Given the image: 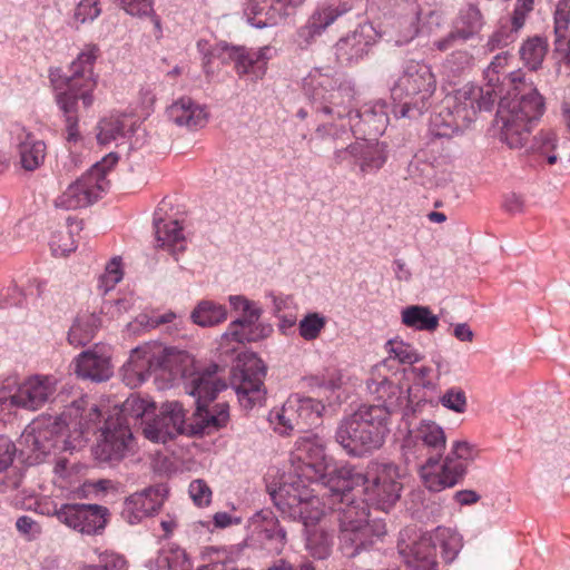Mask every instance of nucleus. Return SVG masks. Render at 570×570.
<instances>
[{"mask_svg": "<svg viewBox=\"0 0 570 570\" xmlns=\"http://www.w3.org/2000/svg\"><path fill=\"white\" fill-rule=\"evenodd\" d=\"M363 480L355 487H364L365 501L382 511H389L400 499L403 485L401 470L394 463L376 464L367 475L358 472Z\"/></svg>", "mask_w": 570, "mask_h": 570, "instance_id": "nucleus-16", "label": "nucleus"}, {"mask_svg": "<svg viewBox=\"0 0 570 570\" xmlns=\"http://www.w3.org/2000/svg\"><path fill=\"white\" fill-rule=\"evenodd\" d=\"M179 354L161 346H141L135 348L121 368L122 380L130 387L144 383L151 372L160 368L171 372L173 363Z\"/></svg>", "mask_w": 570, "mask_h": 570, "instance_id": "nucleus-17", "label": "nucleus"}, {"mask_svg": "<svg viewBox=\"0 0 570 570\" xmlns=\"http://www.w3.org/2000/svg\"><path fill=\"white\" fill-rule=\"evenodd\" d=\"M155 404L139 397L127 399L120 411L110 415L101 428L95 448L100 462L117 463L134 450V429L139 424L142 435L151 442L166 443L187 432L185 411L177 402H166L155 414Z\"/></svg>", "mask_w": 570, "mask_h": 570, "instance_id": "nucleus-1", "label": "nucleus"}, {"mask_svg": "<svg viewBox=\"0 0 570 570\" xmlns=\"http://www.w3.org/2000/svg\"><path fill=\"white\" fill-rule=\"evenodd\" d=\"M440 403L455 413L466 411L468 401L464 391L460 387H451L440 397Z\"/></svg>", "mask_w": 570, "mask_h": 570, "instance_id": "nucleus-52", "label": "nucleus"}, {"mask_svg": "<svg viewBox=\"0 0 570 570\" xmlns=\"http://www.w3.org/2000/svg\"><path fill=\"white\" fill-rule=\"evenodd\" d=\"M436 89V79L429 65L410 61L391 88V97L396 104L393 112L396 118L415 119L431 106Z\"/></svg>", "mask_w": 570, "mask_h": 570, "instance_id": "nucleus-5", "label": "nucleus"}, {"mask_svg": "<svg viewBox=\"0 0 570 570\" xmlns=\"http://www.w3.org/2000/svg\"><path fill=\"white\" fill-rule=\"evenodd\" d=\"M138 121L126 114H111L104 117L97 125V140L100 145H108L119 139H128L129 148H136L140 144L135 137L139 130Z\"/></svg>", "mask_w": 570, "mask_h": 570, "instance_id": "nucleus-30", "label": "nucleus"}, {"mask_svg": "<svg viewBox=\"0 0 570 570\" xmlns=\"http://www.w3.org/2000/svg\"><path fill=\"white\" fill-rule=\"evenodd\" d=\"M570 1L559 0L554 11V50L570 63Z\"/></svg>", "mask_w": 570, "mask_h": 570, "instance_id": "nucleus-35", "label": "nucleus"}, {"mask_svg": "<svg viewBox=\"0 0 570 570\" xmlns=\"http://www.w3.org/2000/svg\"><path fill=\"white\" fill-rule=\"evenodd\" d=\"M376 403L363 404L344 416L335 431V441L346 454L365 458L380 450L391 432V419L401 405L402 390L387 379L367 381Z\"/></svg>", "mask_w": 570, "mask_h": 570, "instance_id": "nucleus-2", "label": "nucleus"}, {"mask_svg": "<svg viewBox=\"0 0 570 570\" xmlns=\"http://www.w3.org/2000/svg\"><path fill=\"white\" fill-rule=\"evenodd\" d=\"M72 366L78 377L92 382L107 381L114 373L109 350L99 345L80 353L73 360Z\"/></svg>", "mask_w": 570, "mask_h": 570, "instance_id": "nucleus-27", "label": "nucleus"}, {"mask_svg": "<svg viewBox=\"0 0 570 570\" xmlns=\"http://www.w3.org/2000/svg\"><path fill=\"white\" fill-rule=\"evenodd\" d=\"M50 248L55 256H66L76 249L71 232L55 235L50 242Z\"/></svg>", "mask_w": 570, "mask_h": 570, "instance_id": "nucleus-55", "label": "nucleus"}, {"mask_svg": "<svg viewBox=\"0 0 570 570\" xmlns=\"http://www.w3.org/2000/svg\"><path fill=\"white\" fill-rule=\"evenodd\" d=\"M303 89L317 114L352 118L355 89L350 81L316 68L304 78Z\"/></svg>", "mask_w": 570, "mask_h": 570, "instance_id": "nucleus-8", "label": "nucleus"}, {"mask_svg": "<svg viewBox=\"0 0 570 570\" xmlns=\"http://www.w3.org/2000/svg\"><path fill=\"white\" fill-rule=\"evenodd\" d=\"M101 13L99 0H80L76 6L72 20L77 24L92 22Z\"/></svg>", "mask_w": 570, "mask_h": 570, "instance_id": "nucleus-51", "label": "nucleus"}, {"mask_svg": "<svg viewBox=\"0 0 570 570\" xmlns=\"http://www.w3.org/2000/svg\"><path fill=\"white\" fill-rule=\"evenodd\" d=\"M219 366L212 364L203 372L196 373L186 384V392L195 399L196 411L187 426L191 434H210L225 426L229 414L227 404H218L214 411L207 409L218 392L226 389V383L217 377Z\"/></svg>", "mask_w": 570, "mask_h": 570, "instance_id": "nucleus-6", "label": "nucleus"}, {"mask_svg": "<svg viewBox=\"0 0 570 570\" xmlns=\"http://www.w3.org/2000/svg\"><path fill=\"white\" fill-rule=\"evenodd\" d=\"M122 278L120 258H112L106 266L104 274L99 277V288L108 293Z\"/></svg>", "mask_w": 570, "mask_h": 570, "instance_id": "nucleus-53", "label": "nucleus"}, {"mask_svg": "<svg viewBox=\"0 0 570 570\" xmlns=\"http://www.w3.org/2000/svg\"><path fill=\"white\" fill-rule=\"evenodd\" d=\"M119 4L130 16L147 17L154 13L151 0H119Z\"/></svg>", "mask_w": 570, "mask_h": 570, "instance_id": "nucleus-59", "label": "nucleus"}, {"mask_svg": "<svg viewBox=\"0 0 570 570\" xmlns=\"http://www.w3.org/2000/svg\"><path fill=\"white\" fill-rule=\"evenodd\" d=\"M294 472L298 479H306L323 485L332 500L343 501L363 476L350 464H336L326 454L325 441L317 434L297 439L292 452Z\"/></svg>", "mask_w": 570, "mask_h": 570, "instance_id": "nucleus-3", "label": "nucleus"}, {"mask_svg": "<svg viewBox=\"0 0 570 570\" xmlns=\"http://www.w3.org/2000/svg\"><path fill=\"white\" fill-rule=\"evenodd\" d=\"M401 322L409 328L434 332L439 326V316L425 305H409L401 311Z\"/></svg>", "mask_w": 570, "mask_h": 570, "instance_id": "nucleus-38", "label": "nucleus"}, {"mask_svg": "<svg viewBox=\"0 0 570 570\" xmlns=\"http://www.w3.org/2000/svg\"><path fill=\"white\" fill-rule=\"evenodd\" d=\"M57 423L36 421L29 425L19 440L21 453L27 456L31 464H38L55 449L61 448L62 435L58 433Z\"/></svg>", "mask_w": 570, "mask_h": 570, "instance_id": "nucleus-21", "label": "nucleus"}, {"mask_svg": "<svg viewBox=\"0 0 570 570\" xmlns=\"http://www.w3.org/2000/svg\"><path fill=\"white\" fill-rule=\"evenodd\" d=\"M451 116L445 114V106L443 109L432 118V126L435 136L451 137L453 134L464 130L465 128H453L450 126Z\"/></svg>", "mask_w": 570, "mask_h": 570, "instance_id": "nucleus-56", "label": "nucleus"}, {"mask_svg": "<svg viewBox=\"0 0 570 570\" xmlns=\"http://www.w3.org/2000/svg\"><path fill=\"white\" fill-rule=\"evenodd\" d=\"M158 567L168 570H190V562L186 552L180 549L164 550L157 560Z\"/></svg>", "mask_w": 570, "mask_h": 570, "instance_id": "nucleus-50", "label": "nucleus"}, {"mask_svg": "<svg viewBox=\"0 0 570 570\" xmlns=\"http://www.w3.org/2000/svg\"><path fill=\"white\" fill-rule=\"evenodd\" d=\"M495 95L490 87H478L466 83L445 99V114L451 116L450 126L468 128L475 120L479 111L490 110Z\"/></svg>", "mask_w": 570, "mask_h": 570, "instance_id": "nucleus-15", "label": "nucleus"}, {"mask_svg": "<svg viewBox=\"0 0 570 570\" xmlns=\"http://www.w3.org/2000/svg\"><path fill=\"white\" fill-rule=\"evenodd\" d=\"M253 524L259 529L262 538L269 544V550L281 552L286 544V530L271 511H261L253 517Z\"/></svg>", "mask_w": 570, "mask_h": 570, "instance_id": "nucleus-36", "label": "nucleus"}, {"mask_svg": "<svg viewBox=\"0 0 570 570\" xmlns=\"http://www.w3.org/2000/svg\"><path fill=\"white\" fill-rule=\"evenodd\" d=\"M543 109V98L532 87L508 101H501L497 114V124H501V140L511 149L524 148L532 124L542 116Z\"/></svg>", "mask_w": 570, "mask_h": 570, "instance_id": "nucleus-7", "label": "nucleus"}, {"mask_svg": "<svg viewBox=\"0 0 570 570\" xmlns=\"http://www.w3.org/2000/svg\"><path fill=\"white\" fill-rule=\"evenodd\" d=\"M442 456H429L426 461L420 465V475L425 488L432 492H440L446 488L458 484L466 473V463L458 461L452 455L444 458V479H438L431 472L432 463H439Z\"/></svg>", "mask_w": 570, "mask_h": 570, "instance_id": "nucleus-31", "label": "nucleus"}, {"mask_svg": "<svg viewBox=\"0 0 570 570\" xmlns=\"http://www.w3.org/2000/svg\"><path fill=\"white\" fill-rule=\"evenodd\" d=\"M315 494L314 489L305 485L284 484L279 488L277 495L286 497L284 502L292 510V515L298 518L304 527H314L322 522L325 517V508L337 519V512L332 509L333 500L323 485Z\"/></svg>", "mask_w": 570, "mask_h": 570, "instance_id": "nucleus-13", "label": "nucleus"}, {"mask_svg": "<svg viewBox=\"0 0 570 570\" xmlns=\"http://www.w3.org/2000/svg\"><path fill=\"white\" fill-rule=\"evenodd\" d=\"M118 156L108 154L100 161L94 164L80 178L70 184L67 189L55 199V207L65 210L83 208L97 202L107 189L108 171L117 164Z\"/></svg>", "mask_w": 570, "mask_h": 570, "instance_id": "nucleus-11", "label": "nucleus"}, {"mask_svg": "<svg viewBox=\"0 0 570 570\" xmlns=\"http://www.w3.org/2000/svg\"><path fill=\"white\" fill-rule=\"evenodd\" d=\"M326 325V318L320 313H308L298 324L299 335L305 341L316 340Z\"/></svg>", "mask_w": 570, "mask_h": 570, "instance_id": "nucleus-49", "label": "nucleus"}, {"mask_svg": "<svg viewBox=\"0 0 570 570\" xmlns=\"http://www.w3.org/2000/svg\"><path fill=\"white\" fill-rule=\"evenodd\" d=\"M265 375L266 367L256 355L249 354L244 360H239L233 371L232 385L244 407L250 409L265 399L263 383Z\"/></svg>", "mask_w": 570, "mask_h": 570, "instance_id": "nucleus-18", "label": "nucleus"}, {"mask_svg": "<svg viewBox=\"0 0 570 570\" xmlns=\"http://www.w3.org/2000/svg\"><path fill=\"white\" fill-rule=\"evenodd\" d=\"M520 30H514V26L511 23V28L503 26L497 30L488 40L487 47L489 51H493L497 48L509 46L514 42L517 35Z\"/></svg>", "mask_w": 570, "mask_h": 570, "instance_id": "nucleus-54", "label": "nucleus"}, {"mask_svg": "<svg viewBox=\"0 0 570 570\" xmlns=\"http://www.w3.org/2000/svg\"><path fill=\"white\" fill-rule=\"evenodd\" d=\"M353 115L367 126L368 135L373 136L382 135L390 121L387 105L383 100L366 104L361 110L354 111Z\"/></svg>", "mask_w": 570, "mask_h": 570, "instance_id": "nucleus-39", "label": "nucleus"}, {"mask_svg": "<svg viewBox=\"0 0 570 570\" xmlns=\"http://www.w3.org/2000/svg\"><path fill=\"white\" fill-rule=\"evenodd\" d=\"M436 543L445 562H452L462 548L460 534L446 528L436 530L435 542L430 537L423 535L412 543L401 539L397 548L411 570H438Z\"/></svg>", "mask_w": 570, "mask_h": 570, "instance_id": "nucleus-10", "label": "nucleus"}, {"mask_svg": "<svg viewBox=\"0 0 570 570\" xmlns=\"http://www.w3.org/2000/svg\"><path fill=\"white\" fill-rule=\"evenodd\" d=\"M166 116L168 121L175 126L189 130L204 127L208 119L205 108L189 97L175 100L167 107Z\"/></svg>", "mask_w": 570, "mask_h": 570, "instance_id": "nucleus-32", "label": "nucleus"}, {"mask_svg": "<svg viewBox=\"0 0 570 570\" xmlns=\"http://www.w3.org/2000/svg\"><path fill=\"white\" fill-rule=\"evenodd\" d=\"M483 23L481 11L474 6H468L460 10L453 22V29L461 37V42H466L481 31Z\"/></svg>", "mask_w": 570, "mask_h": 570, "instance_id": "nucleus-42", "label": "nucleus"}, {"mask_svg": "<svg viewBox=\"0 0 570 570\" xmlns=\"http://www.w3.org/2000/svg\"><path fill=\"white\" fill-rule=\"evenodd\" d=\"M166 495L161 485L148 487L128 497L121 510V518L130 524L139 523L142 519L158 512Z\"/></svg>", "mask_w": 570, "mask_h": 570, "instance_id": "nucleus-26", "label": "nucleus"}, {"mask_svg": "<svg viewBox=\"0 0 570 570\" xmlns=\"http://www.w3.org/2000/svg\"><path fill=\"white\" fill-rule=\"evenodd\" d=\"M304 529L305 547L311 556L320 560L326 559L332 551V534L322 523L314 527H304Z\"/></svg>", "mask_w": 570, "mask_h": 570, "instance_id": "nucleus-41", "label": "nucleus"}, {"mask_svg": "<svg viewBox=\"0 0 570 570\" xmlns=\"http://www.w3.org/2000/svg\"><path fill=\"white\" fill-rule=\"evenodd\" d=\"M59 522L81 534L100 533L107 523L108 510L98 504L65 503L50 513Z\"/></svg>", "mask_w": 570, "mask_h": 570, "instance_id": "nucleus-20", "label": "nucleus"}, {"mask_svg": "<svg viewBox=\"0 0 570 570\" xmlns=\"http://www.w3.org/2000/svg\"><path fill=\"white\" fill-rule=\"evenodd\" d=\"M102 325V320L95 313H83L79 315L69 331V342L71 344H83L90 341L96 330Z\"/></svg>", "mask_w": 570, "mask_h": 570, "instance_id": "nucleus-44", "label": "nucleus"}, {"mask_svg": "<svg viewBox=\"0 0 570 570\" xmlns=\"http://www.w3.org/2000/svg\"><path fill=\"white\" fill-rule=\"evenodd\" d=\"M124 564V560L112 553H105L100 557L99 563L83 566L81 570H117Z\"/></svg>", "mask_w": 570, "mask_h": 570, "instance_id": "nucleus-63", "label": "nucleus"}, {"mask_svg": "<svg viewBox=\"0 0 570 570\" xmlns=\"http://www.w3.org/2000/svg\"><path fill=\"white\" fill-rule=\"evenodd\" d=\"M368 9L383 19V33H395L396 43L409 42L419 33L422 11L417 0H368Z\"/></svg>", "mask_w": 570, "mask_h": 570, "instance_id": "nucleus-12", "label": "nucleus"}, {"mask_svg": "<svg viewBox=\"0 0 570 570\" xmlns=\"http://www.w3.org/2000/svg\"><path fill=\"white\" fill-rule=\"evenodd\" d=\"M269 47L259 48L257 51H249L244 47L230 46L226 42L218 43L213 55L223 62L233 61L239 76L249 75L252 79H262L266 72Z\"/></svg>", "mask_w": 570, "mask_h": 570, "instance_id": "nucleus-23", "label": "nucleus"}, {"mask_svg": "<svg viewBox=\"0 0 570 570\" xmlns=\"http://www.w3.org/2000/svg\"><path fill=\"white\" fill-rule=\"evenodd\" d=\"M324 409L321 401L293 395L287 399L281 410L271 412L269 421L279 434L306 431L321 424Z\"/></svg>", "mask_w": 570, "mask_h": 570, "instance_id": "nucleus-14", "label": "nucleus"}, {"mask_svg": "<svg viewBox=\"0 0 570 570\" xmlns=\"http://www.w3.org/2000/svg\"><path fill=\"white\" fill-rule=\"evenodd\" d=\"M273 332L269 324H258L257 326L249 327L245 323L235 320L233 321L226 332L220 337V346L224 347L234 342L237 344H245L249 342H257L266 338Z\"/></svg>", "mask_w": 570, "mask_h": 570, "instance_id": "nucleus-37", "label": "nucleus"}, {"mask_svg": "<svg viewBox=\"0 0 570 570\" xmlns=\"http://www.w3.org/2000/svg\"><path fill=\"white\" fill-rule=\"evenodd\" d=\"M473 61L472 55L466 50L453 51L446 59L445 66L452 73H459L470 68Z\"/></svg>", "mask_w": 570, "mask_h": 570, "instance_id": "nucleus-58", "label": "nucleus"}, {"mask_svg": "<svg viewBox=\"0 0 570 570\" xmlns=\"http://www.w3.org/2000/svg\"><path fill=\"white\" fill-rule=\"evenodd\" d=\"M534 9V0H515L511 23L514 30H521L530 12Z\"/></svg>", "mask_w": 570, "mask_h": 570, "instance_id": "nucleus-60", "label": "nucleus"}, {"mask_svg": "<svg viewBox=\"0 0 570 570\" xmlns=\"http://www.w3.org/2000/svg\"><path fill=\"white\" fill-rule=\"evenodd\" d=\"M305 0H247L244 13L247 21L256 28H266L282 22L288 14V8H296Z\"/></svg>", "mask_w": 570, "mask_h": 570, "instance_id": "nucleus-25", "label": "nucleus"}, {"mask_svg": "<svg viewBox=\"0 0 570 570\" xmlns=\"http://www.w3.org/2000/svg\"><path fill=\"white\" fill-rule=\"evenodd\" d=\"M228 303L235 312H240L242 316L237 320L245 323V325L253 327L257 326L263 311L261 306L245 297L244 295H230Z\"/></svg>", "mask_w": 570, "mask_h": 570, "instance_id": "nucleus-45", "label": "nucleus"}, {"mask_svg": "<svg viewBox=\"0 0 570 570\" xmlns=\"http://www.w3.org/2000/svg\"><path fill=\"white\" fill-rule=\"evenodd\" d=\"M332 509L337 512L340 550L346 558H354L368 550L386 533L383 522L368 521L364 502H355L351 492L348 499L333 500Z\"/></svg>", "mask_w": 570, "mask_h": 570, "instance_id": "nucleus-4", "label": "nucleus"}, {"mask_svg": "<svg viewBox=\"0 0 570 570\" xmlns=\"http://www.w3.org/2000/svg\"><path fill=\"white\" fill-rule=\"evenodd\" d=\"M98 55L97 45H86L70 63V75L66 77L67 89L56 96V102L63 118L78 117L79 102L85 109L92 106V92L97 87V75L94 68Z\"/></svg>", "mask_w": 570, "mask_h": 570, "instance_id": "nucleus-9", "label": "nucleus"}, {"mask_svg": "<svg viewBox=\"0 0 570 570\" xmlns=\"http://www.w3.org/2000/svg\"><path fill=\"white\" fill-rule=\"evenodd\" d=\"M379 35L371 22L360 23L335 43L337 59L346 62L357 61L367 53Z\"/></svg>", "mask_w": 570, "mask_h": 570, "instance_id": "nucleus-28", "label": "nucleus"}, {"mask_svg": "<svg viewBox=\"0 0 570 570\" xmlns=\"http://www.w3.org/2000/svg\"><path fill=\"white\" fill-rule=\"evenodd\" d=\"M446 436L441 425L430 420H422L409 431L403 440L402 454L406 462L424 460L429 456H443Z\"/></svg>", "mask_w": 570, "mask_h": 570, "instance_id": "nucleus-19", "label": "nucleus"}, {"mask_svg": "<svg viewBox=\"0 0 570 570\" xmlns=\"http://www.w3.org/2000/svg\"><path fill=\"white\" fill-rule=\"evenodd\" d=\"M390 358L397 360L402 364L412 365L421 361V354L409 343L399 340H390L385 345Z\"/></svg>", "mask_w": 570, "mask_h": 570, "instance_id": "nucleus-47", "label": "nucleus"}, {"mask_svg": "<svg viewBox=\"0 0 570 570\" xmlns=\"http://www.w3.org/2000/svg\"><path fill=\"white\" fill-rule=\"evenodd\" d=\"M58 379L55 375H33L24 380L9 396L10 404L36 411L51 401L56 394Z\"/></svg>", "mask_w": 570, "mask_h": 570, "instance_id": "nucleus-24", "label": "nucleus"}, {"mask_svg": "<svg viewBox=\"0 0 570 570\" xmlns=\"http://www.w3.org/2000/svg\"><path fill=\"white\" fill-rule=\"evenodd\" d=\"M547 49V41L539 36H534L522 45L520 56L530 69L535 70L541 66Z\"/></svg>", "mask_w": 570, "mask_h": 570, "instance_id": "nucleus-46", "label": "nucleus"}, {"mask_svg": "<svg viewBox=\"0 0 570 570\" xmlns=\"http://www.w3.org/2000/svg\"><path fill=\"white\" fill-rule=\"evenodd\" d=\"M155 234L158 246L173 250L184 249L185 237L178 220H155Z\"/></svg>", "mask_w": 570, "mask_h": 570, "instance_id": "nucleus-43", "label": "nucleus"}, {"mask_svg": "<svg viewBox=\"0 0 570 570\" xmlns=\"http://www.w3.org/2000/svg\"><path fill=\"white\" fill-rule=\"evenodd\" d=\"M225 305L210 299H203L196 304L190 313V320L200 327H213L227 320Z\"/></svg>", "mask_w": 570, "mask_h": 570, "instance_id": "nucleus-40", "label": "nucleus"}, {"mask_svg": "<svg viewBox=\"0 0 570 570\" xmlns=\"http://www.w3.org/2000/svg\"><path fill=\"white\" fill-rule=\"evenodd\" d=\"M16 453V444L9 438L0 435V473L12 464Z\"/></svg>", "mask_w": 570, "mask_h": 570, "instance_id": "nucleus-62", "label": "nucleus"}, {"mask_svg": "<svg viewBox=\"0 0 570 570\" xmlns=\"http://www.w3.org/2000/svg\"><path fill=\"white\" fill-rule=\"evenodd\" d=\"M352 138V132L346 125L323 124L320 125L309 139L311 149L316 154L325 150H335L345 145Z\"/></svg>", "mask_w": 570, "mask_h": 570, "instance_id": "nucleus-34", "label": "nucleus"}, {"mask_svg": "<svg viewBox=\"0 0 570 570\" xmlns=\"http://www.w3.org/2000/svg\"><path fill=\"white\" fill-rule=\"evenodd\" d=\"M557 136L552 131H541L534 137L531 149L542 157L547 158L548 164L553 165L557 163V155L553 153L557 148Z\"/></svg>", "mask_w": 570, "mask_h": 570, "instance_id": "nucleus-48", "label": "nucleus"}, {"mask_svg": "<svg viewBox=\"0 0 570 570\" xmlns=\"http://www.w3.org/2000/svg\"><path fill=\"white\" fill-rule=\"evenodd\" d=\"M353 165L358 166L363 175L379 171L385 164L387 155L382 142L355 141L351 150Z\"/></svg>", "mask_w": 570, "mask_h": 570, "instance_id": "nucleus-33", "label": "nucleus"}, {"mask_svg": "<svg viewBox=\"0 0 570 570\" xmlns=\"http://www.w3.org/2000/svg\"><path fill=\"white\" fill-rule=\"evenodd\" d=\"M448 455H452L458 461L466 463L473 459V448L466 441H455Z\"/></svg>", "mask_w": 570, "mask_h": 570, "instance_id": "nucleus-64", "label": "nucleus"}, {"mask_svg": "<svg viewBox=\"0 0 570 570\" xmlns=\"http://www.w3.org/2000/svg\"><path fill=\"white\" fill-rule=\"evenodd\" d=\"M11 135L21 167L27 171L38 169L46 158V142L38 139L32 131L28 130L21 124H14L12 126Z\"/></svg>", "mask_w": 570, "mask_h": 570, "instance_id": "nucleus-29", "label": "nucleus"}, {"mask_svg": "<svg viewBox=\"0 0 570 570\" xmlns=\"http://www.w3.org/2000/svg\"><path fill=\"white\" fill-rule=\"evenodd\" d=\"M353 9L350 0L325 1L318 3L306 23L297 30V45L301 49H307L316 38L332 26L340 17Z\"/></svg>", "mask_w": 570, "mask_h": 570, "instance_id": "nucleus-22", "label": "nucleus"}, {"mask_svg": "<svg viewBox=\"0 0 570 570\" xmlns=\"http://www.w3.org/2000/svg\"><path fill=\"white\" fill-rule=\"evenodd\" d=\"M189 494L198 507L209 504L212 500V490L203 480H194L189 484Z\"/></svg>", "mask_w": 570, "mask_h": 570, "instance_id": "nucleus-61", "label": "nucleus"}, {"mask_svg": "<svg viewBox=\"0 0 570 570\" xmlns=\"http://www.w3.org/2000/svg\"><path fill=\"white\" fill-rule=\"evenodd\" d=\"M18 532L28 541L36 540L42 533L41 525L29 515H21L16 521Z\"/></svg>", "mask_w": 570, "mask_h": 570, "instance_id": "nucleus-57", "label": "nucleus"}]
</instances>
